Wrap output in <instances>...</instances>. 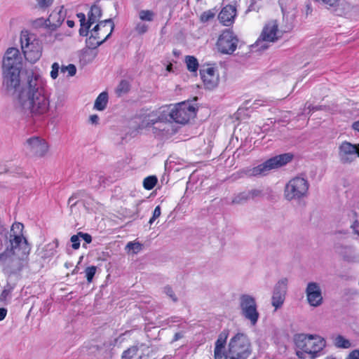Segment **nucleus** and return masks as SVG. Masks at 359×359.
<instances>
[{
  "instance_id": "f257e3e1",
  "label": "nucleus",
  "mask_w": 359,
  "mask_h": 359,
  "mask_svg": "<svg viewBox=\"0 0 359 359\" xmlns=\"http://www.w3.org/2000/svg\"><path fill=\"white\" fill-rule=\"evenodd\" d=\"M46 81L30 72L13 100L15 111L23 116L41 115L48 111L50 102L46 93Z\"/></svg>"
},
{
  "instance_id": "f03ea898",
  "label": "nucleus",
  "mask_w": 359,
  "mask_h": 359,
  "mask_svg": "<svg viewBox=\"0 0 359 359\" xmlns=\"http://www.w3.org/2000/svg\"><path fill=\"white\" fill-rule=\"evenodd\" d=\"M23 225L14 223L11 229L8 245L0 253V266L9 274H15L22 270L27 265L30 247L23 236Z\"/></svg>"
},
{
  "instance_id": "7ed1b4c3",
  "label": "nucleus",
  "mask_w": 359,
  "mask_h": 359,
  "mask_svg": "<svg viewBox=\"0 0 359 359\" xmlns=\"http://www.w3.org/2000/svg\"><path fill=\"white\" fill-rule=\"evenodd\" d=\"M297 355L302 359H314L323 354L325 339L319 335L299 334L294 338Z\"/></svg>"
},
{
  "instance_id": "20e7f679",
  "label": "nucleus",
  "mask_w": 359,
  "mask_h": 359,
  "mask_svg": "<svg viewBox=\"0 0 359 359\" xmlns=\"http://www.w3.org/2000/svg\"><path fill=\"white\" fill-rule=\"evenodd\" d=\"M168 116V107L166 105L162 106L146 114L142 118L141 126L143 128H152L156 135H168L172 128Z\"/></svg>"
},
{
  "instance_id": "39448f33",
  "label": "nucleus",
  "mask_w": 359,
  "mask_h": 359,
  "mask_svg": "<svg viewBox=\"0 0 359 359\" xmlns=\"http://www.w3.org/2000/svg\"><path fill=\"white\" fill-rule=\"evenodd\" d=\"M21 49L25 59L31 62H36L41 57L43 46L36 36L27 30L20 33Z\"/></svg>"
},
{
  "instance_id": "423d86ee",
  "label": "nucleus",
  "mask_w": 359,
  "mask_h": 359,
  "mask_svg": "<svg viewBox=\"0 0 359 359\" xmlns=\"http://www.w3.org/2000/svg\"><path fill=\"white\" fill-rule=\"evenodd\" d=\"M251 342L245 334L237 333L228 343L229 359H248L252 353Z\"/></svg>"
},
{
  "instance_id": "0eeeda50",
  "label": "nucleus",
  "mask_w": 359,
  "mask_h": 359,
  "mask_svg": "<svg viewBox=\"0 0 359 359\" xmlns=\"http://www.w3.org/2000/svg\"><path fill=\"white\" fill-rule=\"evenodd\" d=\"M310 184L306 177L297 176L285 186L284 198L288 201H299L309 195Z\"/></svg>"
},
{
  "instance_id": "6e6552de",
  "label": "nucleus",
  "mask_w": 359,
  "mask_h": 359,
  "mask_svg": "<svg viewBox=\"0 0 359 359\" xmlns=\"http://www.w3.org/2000/svg\"><path fill=\"white\" fill-rule=\"evenodd\" d=\"M292 158V156L290 154H280L268 159L256 167L248 168L244 172L249 177L264 176L268 174L270 170L286 165Z\"/></svg>"
},
{
  "instance_id": "1a4fd4ad",
  "label": "nucleus",
  "mask_w": 359,
  "mask_h": 359,
  "mask_svg": "<svg viewBox=\"0 0 359 359\" xmlns=\"http://www.w3.org/2000/svg\"><path fill=\"white\" fill-rule=\"evenodd\" d=\"M114 24L111 19L100 21L92 29H88L90 36L86 43L90 48H95L104 42L111 34Z\"/></svg>"
},
{
  "instance_id": "9d476101",
  "label": "nucleus",
  "mask_w": 359,
  "mask_h": 359,
  "mask_svg": "<svg viewBox=\"0 0 359 359\" xmlns=\"http://www.w3.org/2000/svg\"><path fill=\"white\" fill-rule=\"evenodd\" d=\"M169 116L172 121L180 124H186L196 116V108L189 102H182L166 105Z\"/></svg>"
},
{
  "instance_id": "9b49d317",
  "label": "nucleus",
  "mask_w": 359,
  "mask_h": 359,
  "mask_svg": "<svg viewBox=\"0 0 359 359\" xmlns=\"http://www.w3.org/2000/svg\"><path fill=\"white\" fill-rule=\"evenodd\" d=\"M239 306L241 316L248 320L251 325H257L259 318V313L257 310L255 298L250 294H241L239 297Z\"/></svg>"
},
{
  "instance_id": "f8f14e48",
  "label": "nucleus",
  "mask_w": 359,
  "mask_h": 359,
  "mask_svg": "<svg viewBox=\"0 0 359 359\" xmlns=\"http://www.w3.org/2000/svg\"><path fill=\"white\" fill-rule=\"evenodd\" d=\"M23 147L30 156L36 158L45 157L49 151V144L47 141L36 135L26 139Z\"/></svg>"
},
{
  "instance_id": "ddd939ff",
  "label": "nucleus",
  "mask_w": 359,
  "mask_h": 359,
  "mask_svg": "<svg viewBox=\"0 0 359 359\" xmlns=\"http://www.w3.org/2000/svg\"><path fill=\"white\" fill-rule=\"evenodd\" d=\"M20 69H2V90L8 95H13L20 86Z\"/></svg>"
},
{
  "instance_id": "4468645a",
  "label": "nucleus",
  "mask_w": 359,
  "mask_h": 359,
  "mask_svg": "<svg viewBox=\"0 0 359 359\" xmlns=\"http://www.w3.org/2000/svg\"><path fill=\"white\" fill-rule=\"evenodd\" d=\"M239 39L230 29L224 30L218 37L216 46L222 54L231 55L237 48Z\"/></svg>"
},
{
  "instance_id": "2eb2a0df",
  "label": "nucleus",
  "mask_w": 359,
  "mask_h": 359,
  "mask_svg": "<svg viewBox=\"0 0 359 359\" xmlns=\"http://www.w3.org/2000/svg\"><path fill=\"white\" fill-rule=\"evenodd\" d=\"M282 36V32L278 29V25L276 20L268 22L263 28V30L257 41V46L266 48L264 42L273 43L278 41Z\"/></svg>"
},
{
  "instance_id": "dca6fc26",
  "label": "nucleus",
  "mask_w": 359,
  "mask_h": 359,
  "mask_svg": "<svg viewBox=\"0 0 359 359\" xmlns=\"http://www.w3.org/2000/svg\"><path fill=\"white\" fill-rule=\"evenodd\" d=\"M338 157L343 164H350L359 158V144L342 142L338 148Z\"/></svg>"
},
{
  "instance_id": "f3484780",
  "label": "nucleus",
  "mask_w": 359,
  "mask_h": 359,
  "mask_svg": "<svg viewBox=\"0 0 359 359\" xmlns=\"http://www.w3.org/2000/svg\"><path fill=\"white\" fill-rule=\"evenodd\" d=\"M305 294L308 304L312 307H318L323 303L322 290L319 283L309 282L306 287Z\"/></svg>"
},
{
  "instance_id": "a211bd4d",
  "label": "nucleus",
  "mask_w": 359,
  "mask_h": 359,
  "mask_svg": "<svg viewBox=\"0 0 359 359\" xmlns=\"http://www.w3.org/2000/svg\"><path fill=\"white\" fill-rule=\"evenodd\" d=\"M200 75L205 88L212 90L219 82V75L216 67L212 66L203 67L200 70Z\"/></svg>"
},
{
  "instance_id": "6ab92c4d",
  "label": "nucleus",
  "mask_w": 359,
  "mask_h": 359,
  "mask_svg": "<svg viewBox=\"0 0 359 359\" xmlns=\"http://www.w3.org/2000/svg\"><path fill=\"white\" fill-rule=\"evenodd\" d=\"M287 283L288 280L286 278H283L274 287L271 297V304L276 310L280 308L284 303Z\"/></svg>"
},
{
  "instance_id": "aec40b11",
  "label": "nucleus",
  "mask_w": 359,
  "mask_h": 359,
  "mask_svg": "<svg viewBox=\"0 0 359 359\" xmlns=\"http://www.w3.org/2000/svg\"><path fill=\"white\" fill-rule=\"evenodd\" d=\"M21 57L16 48H9L4 57L2 69H21Z\"/></svg>"
},
{
  "instance_id": "412c9836",
  "label": "nucleus",
  "mask_w": 359,
  "mask_h": 359,
  "mask_svg": "<svg viewBox=\"0 0 359 359\" xmlns=\"http://www.w3.org/2000/svg\"><path fill=\"white\" fill-rule=\"evenodd\" d=\"M99 1L95 2L90 8V11L88 13V21L84 27L82 24V27L79 29V34L81 36H88V29H90L91 25L97 22H99L102 16V8L98 4Z\"/></svg>"
},
{
  "instance_id": "4be33fe9",
  "label": "nucleus",
  "mask_w": 359,
  "mask_h": 359,
  "mask_svg": "<svg viewBox=\"0 0 359 359\" xmlns=\"http://www.w3.org/2000/svg\"><path fill=\"white\" fill-rule=\"evenodd\" d=\"M236 16V8L233 5H226L219 13V22L224 26L231 25Z\"/></svg>"
},
{
  "instance_id": "5701e85b",
  "label": "nucleus",
  "mask_w": 359,
  "mask_h": 359,
  "mask_svg": "<svg viewBox=\"0 0 359 359\" xmlns=\"http://www.w3.org/2000/svg\"><path fill=\"white\" fill-rule=\"evenodd\" d=\"M65 18V14L62 8L53 11L49 15L48 18L45 21V25L51 29H55L59 27Z\"/></svg>"
},
{
  "instance_id": "b1692460",
  "label": "nucleus",
  "mask_w": 359,
  "mask_h": 359,
  "mask_svg": "<svg viewBox=\"0 0 359 359\" xmlns=\"http://www.w3.org/2000/svg\"><path fill=\"white\" fill-rule=\"evenodd\" d=\"M336 253L347 261H351L357 257V253L353 247L337 244L334 247Z\"/></svg>"
},
{
  "instance_id": "393cba45",
  "label": "nucleus",
  "mask_w": 359,
  "mask_h": 359,
  "mask_svg": "<svg viewBox=\"0 0 359 359\" xmlns=\"http://www.w3.org/2000/svg\"><path fill=\"white\" fill-rule=\"evenodd\" d=\"M139 351L146 352L147 355L152 353V349L147 345L141 344L138 346H134L125 351L122 358L123 359H131L134 355H137Z\"/></svg>"
},
{
  "instance_id": "a878e982",
  "label": "nucleus",
  "mask_w": 359,
  "mask_h": 359,
  "mask_svg": "<svg viewBox=\"0 0 359 359\" xmlns=\"http://www.w3.org/2000/svg\"><path fill=\"white\" fill-rule=\"evenodd\" d=\"M57 241H53L45 245L40 252V255L43 259H47L53 257L55 253V249L57 247Z\"/></svg>"
},
{
  "instance_id": "bb28decb",
  "label": "nucleus",
  "mask_w": 359,
  "mask_h": 359,
  "mask_svg": "<svg viewBox=\"0 0 359 359\" xmlns=\"http://www.w3.org/2000/svg\"><path fill=\"white\" fill-rule=\"evenodd\" d=\"M108 102V93L107 92L101 93L96 98L94 103V109L98 111H103Z\"/></svg>"
},
{
  "instance_id": "cd10ccee",
  "label": "nucleus",
  "mask_w": 359,
  "mask_h": 359,
  "mask_svg": "<svg viewBox=\"0 0 359 359\" xmlns=\"http://www.w3.org/2000/svg\"><path fill=\"white\" fill-rule=\"evenodd\" d=\"M155 13L151 10H140L138 12V18L140 20L145 22H151L154 20Z\"/></svg>"
},
{
  "instance_id": "c85d7f7f",
  "label": "nucleus",
  "mask_w": 359,
  "mask_h": 359,
  "mask_svg": "<svg viewBox=\"0 0 359 359\" xmlns=\"http://www.w3.org/2000/svg\"><path fill=\"white\" fill-rule=\"evenodd\" d=\"M142 244L137 241L128 243L125 248L126 250L129 254H137L142 250Z\"/></svg>"
},
{
  "instance_id": "c756f323",
  "label": "nucleus",
  "mask_w": 359,
  "mask_h": 359,
  "mask_svg": "<svg viewBox=\"0 0 359 359\" xmlns=\"http://www.w3.org/2000/svg\"><path fill=\"white\" fill-rule=\"evenodd\" d=\"M134 31L139 35H143L149 30V26L147 22L142 20H138L134 23Z\"/></svg>"
},
{
  "instance_id": "7c9ffc66",
  "label": "nucleus",
  "mask_w": 359,
  "mask_h": 359,
  "mask_svg": "<svg viewBox=\"0 0 359 359\" xmlns=\"http://www.w3.org/2000/svg\"><path fill=\"white\" fill-rule=\"evenodd\" d=\"M249 200H251L248 191H244L243 192H241L238 194H236L232 199L231 203L232 204H243L248 201Z\"/></svg>"
},
{
  "instance_id": "2f4dec72",
  "label": "nucleus",
  "mask_w": 359,
  "mask_h": 359,
  "mask_svg": "<svg viewBox=\"0 0 359 359\" xmlns=\"http://www.w3.org/2000/svg\"><path fill=\"white\" fill-rule=\"evenodd\" d=\"M185 63L189 72H196L198 68V62L197 59L191 55H187L185 57Z\"/></svg>"
},
{
  "instance_id": "473e14b6",
  "label": "nucleus",
  "mask_w": 359,
  "mask_h": 359,
  "mask_svg": "<svg viewBox=\"0 0 359 359\" xmlns=\"http://www.w3.org/2000/svg\"><path fill=\"white\" fill-rule=\"evenodd\" d=\"M229 337V331L224 330L218 336L215 348H225L226 339Z\"/></svg>"
},
{
  "instance_id": "72a5a7b5",
  "label": "nucleus",
  "mask_w": 359,
  "mask_h": 359,
  "mask_svg": "<svg viewBox=\"0 0 359 359\" xmlns=\"http://www.w3.org/2000/svg\"><path fill=\"white\" fill-rule=\"evenodd\" d=\"M334 344L335 346L341 348H348L351 346L350 341L341 335H337L334 338Z\"/></svg>"
},
{
  "instance_id": "f704fd0d",
  "label": "nucleus",
  "mask_w": 359,
  "mask_h": 359,
  "mask_svg": "<svg viewBox=\"0 0 359 359\" xmlns=\"http://www.w3.org/2000/svg\"><path fill=\"white\" fill-rule=\"evenodd\" d=\"M130 83L126 80L121 81L116 88V93L118 96H121L130 90Z\"/></svg>"
},
{
  "instance_id": "c9c22d12",
  "label": "nucleus",
  "mask_w": 359,
  "mask_h": 359,
  "mask_svg": "<svg viewBox=\"0 0 359 359\" xmlns=\"http://www.w3.org/2000/svg\"><path fill=\"white\" fill-rule=\"evenodd\" d=\"M157 183V178L155 176L146 177L143 182L144 187L147 190L152 189Z\"/></svg>"
},
{
  "instance_id": "e433bc0d",
  "label": "nucleus",
  "mask_w": 359,
  "mask_h": 359,
  "mask_svg": "<svg viewBox=\"0 0 359 359\" xmlns=\"http://www.w3.org/2000/svg\"><path fill=\"white\" fill-rule=\"evenodd\" d=\"M214 357L215 359H227L228 350L226 351L225 348H215Z\"/></svg>"
},
{
  "instance_id": "4c0bfd02",
  "label": "nucleus",
  "mask_w": 359,
  "mask_h": 359,
  "mask_svg": "<svg viewBox=\"0 0 359 359\" xmlns=\"http://www.w3.org/2000/svg\"><path fill=\"white\" fill-rule=\"evenodd\" d=\"M61 72L62 73L67 72L69 76H73L76 73V66L73 64H69L67 66L62 65L61 67Z\"/></svg>"
},
{
  "instance_id": "58836bf2",
  "label": "nucleus",
  "mask_w": 359,
  "mask_h": 359,
  "mask_svg": "<svg viewBox=\"0 0 359 359\" xmlns=\"http://www.w3.org/2000/svg\"><path fill=\"white\" fill-rule=\"evenodd\" d=\"M97 267L95 266H91L87 267L85 270L86 277L88 283H91L93 278L96 273Z\"/></svg>"
},
{
  "instance_id": "ea45409f",
  "label": "nucleus",
  "mask_w": 359,
  "mask_h": 359,
  "mask_svg": "<svg viewBox=\"0 0 359 359\" xmlns=\"http://www.w3.org/2000/svg\"><path fill=\"white\" fill-rule=\"evenodd\" d=\"M61 70V67L60 66L58 62H54L51 65V71L50 72V76L52 79L55 80L58 77L59 70Z\"/></svg>"
},
{
  "instance_id": "a19ab883",
  "label": "nucleus",
  "mask_w": 359,
  "mask_h": 359,
  "mask_svg": "<svg viewBox=\"0 0 359 359\" xmlns=\"http://www.w3.org/2000/svg\"><path fill=\"white\" fill-rule=\"evenodd\" d=\"M215 15V13L210 10L205 11L201 15V20L203 22H208L214 18Z\"/></svg>"
},
{
  "instance_id": "79ce46f5",
  "label": "nucleus",
  "mask_w": 359,
  "mask_h": 359,
  "mask_svg": "<svg viewBox=\"0 0 359 359\" xmlns=\"http://www.w3.org/2000/svg\"><path fill=\"white\" fill-rule=\"evenodd\" d=\"M163 292L164 293L168 296L174 302H176L177 301V298L174 292V291L172 290V289L171 288V287L170 286H165L163 289Z\"/></svg>"
},
{
  "instance_id": "37998d69",
  "label": "nucleus",
  "mask_w": 359,
  "mask_h": 359,
  "mask_svg": "<svg viewBox=\"0 0 359 359\" xmlns=\"http://www.w3.org/2000/svg\"><path fill=\"white\" fill-rule=\"evenodd\" d=\"M161 214V207L160 205H158L155 208L154 212H153V215L152 217L150 218L149 221V223L150 224H152L154 221L158 218L160 217Z\"/></svg>"
},
{
  "instance_id": "c03bdc74",
  "label": "nucleus",
  "mask_w": 359,
  "mask_h": 359,
  "mask_svg": "<svg viewBox=\"0 0 359 359\" xmlns=\"http://www.w3.org/2000/svg\"><path fill=\"white\" fill-rule=\"evenodd\" d=\"M71 242L72 243V248L77 250L80 247V236L79 233L76 235H74L71 237Z\"/></svg>"
},
{
  "instance_id": "a18cd8bd",
  "label": "nucleus",
  "mask_w": 359,
  "mask_h": 359,
  "mask_svg": "<svg viewBox=\"0 0 359 359\" xmlns=\"http://www.w3.org/2000/svg\"><path fill=\"white\" fill-rule=\"evenodd\" d=\"M250 199L259 197L262 196V191L259 189H251L248 190Z\"/></svg>"
},
{
  "instance_id": "49530a36",
  "label": "nucleus",
  "mask_w": 359,
  "mask_h": 359,
  "mask_svg": "<svg viewBox=\"0 0 359 359\" xmlns=\"http://www.w3.org/2000/svg\"><path fill=\"white\" fill-rule=\"evenodd\" d=\"M80 238H82L86 243H90L92 241V237L90 234L83 232H79Z\"/></svg>"
},
{
  "instance_id": "de8ad7c7",
  "label": "nucleus",
  "mask_w": 359,
  "mask_h": 359,
  "mask_svg": "<svg viewBox=\"0 0 359 359\" xmlns=\"http://www.w3.org/2000/svg\"><path fill=\"white\" fill-rule=\"evenodd\" d=\"M81 194L80 192H78V193H76V194H74L69 198V201H68V203L71 205V206H74V205H76V201H74L75 199H76L79 195Z\"/></svg>"
},
{
  "instance_id": "09e8293b",
  "label": "nucleus",
  "mask_w": 359,
  "mask_h": 359,
  "mask_svg": "<svg viewBox=\"0 0 359 359\" xmlns=\"http://www.w3.org/2000/svg\"><path fill=\"white\" fill-rule=\"evenodd\" d=\"M36 1L40 7H47L52 4L53 0H36Z\"/></svg>"
},
{
  "instance_id": "8fccbe9b",
  "label": "nucleus",
  "mask_w": 359,
  "mask_h": 359,
  "mask_svg": "<svg viewBox=\"0 0 359 359\" xmlns=\"http://www.w3.org/2000/svg\"><path fill=\"white\" fill-rule=\"evenodd\" d=\"M347 359H359V350L351 351L348 354Z\"/></svg>"
},
{
  "instance_id": "3c124183",
  "label": "nucleus",
  "mask_w": 359,
  "mask_h": 359,
  "mask_svg": "<svg viewBox=\"0 0 359 359\" xmlns=\"http://www.w3.org/2000/svg\"><path fill=\"white\" fill-rule=\"evenodd\" d=\"M89 121L92 124H97L99 122V116L96 114L90 116Z\"/></svg>"
},
{
  "instance_id": "603ef678",
  "label": "nucleus",
  "mask_w": 359,
  "mask_h": 359,
  "mask_svg": "<svg viewBox=\"0 0 359 359\" xmlns=\"http://www.w3.org/2000/svg\"><path fill=\"white\" fill-rule=\"evenodd\" d=\"M11 294V290L9 289H5L2 291L1 294V299H6L8 296H9Z\"/></svg>"
},
{
  "instance_id": "864d4df0",
  "label": "nucleus",
  "mask_w": 359,
  "mask_h": 359,
  "mask_svg": "<svg viewBox=\"0 0 359 359\" xmlns=\"http://www.w3.org/2000/svg\"><path fill=\"white\" fill-rule=\"evenodd\" d=\"M7 314V310L4 308H0V321L3 320Z\"/></svg>"
},
{
  "instance_id": "5fc2aeb1",
  "label": "nucleus",
  "mask_w": 359,
  "mask_h": 359,
  "mask_svg": "<svg viewBox=\"0 0 359 359\" xmlns=\"http://www.w3.org/2000/svg\"><path fill=\"white\" fill-rule=\"evenodd\" d=\"M184 337V333L182 332H177L175 334L172 341H176L180 339H182Z\"/></svg>"
},
{
  "instance_id": "6e6d98bb",
  "label": "nucleus",
  "mask_w": 359,
  "mask_h": 359,
  "mask_svg": "<svg viewBox=\"0 0 359 359\" xmlns=\"http://www.w3.org/2000/svg\"><path fill=\"white\" fill-rule=\"evenodd\" d=\"M78 17L80 18L81 26L82 27V24H83V25H84V27H85L86 25L85 15L83 13H79V14H78Z\"/></svg>"
},
{
  "instance_id": "4d7b16f0",
  "label": "nucleus",
  "mask_w": 359,
  "mask_h": 359,
  "mask_svg": "<svg viewBox=\"0 0 359 359\" xmlns=\"http://www.w3.org/2000/svg\"><path fill=\"white\" fill-rule=\"evenodd\" d=\"M351 226L354 233L359 236V223L356 222Z\"/></svg>"
},
{
  "instance_id": "13d9d810",
  "label": "nucleus",
  "mask_w": 359,
  "mask_h": 359,
  "mask_svg": "<svg viewBox=\"0 0 359 359\" xmlns=\"http://www.w3.org/2000/svg\"><path fill=\"white\" fill-rule=\"evenodd\" d=\"M352 128L355 130L359 132V121L353 122V124H352Z\"/></svg>"
},
{
  "instance_id": "bf43d9fd",
  "label": "nucleus",
  "mask_w": 359,
  "mask_h": 359,
  "mask_svg": "<svg viewBox=\"0 0 359 359\" xmlns=\"http://www.w3.org/2000/svg\"><path fill=\"white\" fill-rule=\"evenodd\" d=\"M306 107L309 109V111H311V110H318L320 109V107H311V104H309L307 105V104H306Z\"/></svg>"
},
{
  "instance_id": "052dcab7",
  "label": "nucleus",
  "mask_w": 359,
  "mask_h": 359,
  "mask_svg": "<svg viewBox=\"0 0 359 359\" xmlns=\"http://www.w3.org/2000/svg\"><path fill=\"white\" fill-rule=\"evenodd\" d=\"M67 24L69 27H73L74 26V22L72 20H67Z\"/></svg>"
},
{
  "instance_id": "680f3d73",
  "label": "nucleus",
  "mask_w": 359,
  "mask_h": 359,
  "mask_svg": "<svg viewBox=\"0 0 359 359\" xmlns=\"http://www.w3.org/2000/svg\"><path fill=\"white\" fill-rule=\"evenodd\" d=\"M171 69H172V65H168V66L167 67V70H168V71H169V72H170V71H171Z\"/></svg>"
}]
</instances>
